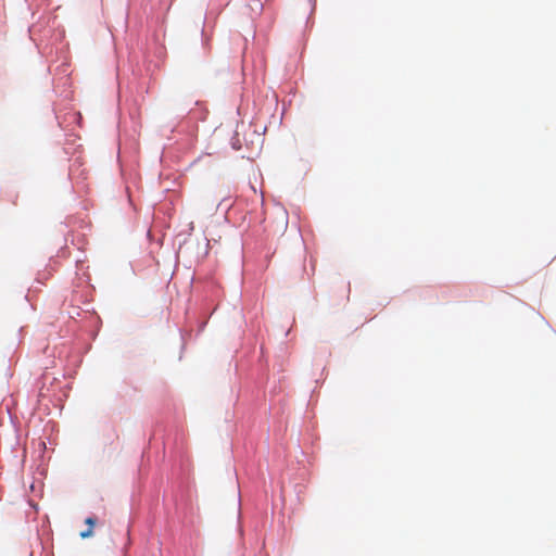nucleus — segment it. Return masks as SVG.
<instances>
[{
    "label": "nucleus",
    "mask_w": 556,
    "mask_h": 556,
    "mask_svg": "<svg viewBox=\"0 0 556 556\" xmlns=\"http://www.w3.org/2000/svg\"><path fill=\"white\" fill-rule=\"evenodd\" d=\"M85 521L89 522V521H93V520H92V518H87Z\"/></svg>",
    "instance_id": "f03ea898"
},
{
    "label": "nucleus",
    "mask_w": 556,
    "mask_h": 556,
    "mask_svg": "<svg viewBox=\"0 0 556 556\" xmlns=\"http://www.w3.org/2000/svg\"><path fill=\"white\" fill-rule=\"evenodd\" d=\"M88 525L90 526V527H89V529H88L87 531H83V532H80V536H81L83 539L88 538V536H90V535L92 534V526H93L94 523H88Z\"/></svg>",
    "instance_id": "f257e3e1"
}]
</instances>
